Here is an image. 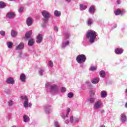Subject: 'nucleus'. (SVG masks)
<instances>
[{
    "label": "nucleus",
    "mask_w": 127,
    "mask_h": 127,
    "mask_svg": "<svg viewBox=\"0 0 127 127\" xmlns=\"http://www.w3.org/2000/svg\"><path fill=\"white\" fill-rule=\"evenodd\" d=\"M86 37L88 39L89 43L93 44L97 37V32L92 30H88L86 33Z\"/></svg>",
    "instance_id": "nucleus-1"
},
{
    "label": "nucleus",
    "mask_w": 127,
    "mask_h": 127,
    "mask_svg": "<svg viewBox=\"0 0 127 127\" xmlns=\"http://www.w3.org/2000/svg\"><path fill=\"white\" fill-rule=\"evenodd\" d=\"M45 87L49 90L51 94H57L58 91H59V88L58 86L55 84L52 85L51 82H48L45 84Z\"/></svg>",
    "instance_id": "nucleus-2"
},
{
    "label": "nucleus",
    "mask_w": 127,
    "mask_h": 127,
    "mask_svg": "<svg viewBox=\"0 0 127 127\" xmlns=\"http://www.w3.org/2000/svg\"><path fill=\"white\" fill-rule=\"evenodd\" d=\"M32 34V31H30L27 32L25 34V37L27 39H29V41L28 42V45L29 46H32L33 44H34V39L32 38L31 35Z\"/></svg>",
    "instance_id": "nucleus-3"
},
{
    "label": "nucleus",
    "mask_w": 127,
    "mask_h": 127,
    "mask_svg": "<svg viewBox=\"0 0 127 127\" xmlns=\"http://www.w3.org/2000/svg\"><path fill=\"white\" fill-rule=\"evenodd\" d=\"M42 15L43 16V20L44 23H46L49 20L50 17H51V14L48 11L43 10L42 12Z\"/></svg>",
    "instance_id": "nucleus-4"
},
{
    "label": "nucleus",
    "mask_w": 127,
    "mask_h": 127,
    "mask_svg": "<svg viewBox=\"0 0 127 127\" xmlns=\"http://www.w3.org/2000/svg\"><path fill=\"white\" fill-rule=\"evenodd\" d=\"M87 60V58L86 56L84 54L79 55L76 57V61L77 63L79 64H82V63H85L86 60Z\"/></svg>",
    "instance_id": "nucleus-5"
},
{
    "label": "nucleus",
    "mask_w": 127,
    "mask_h": 127,
    "mask_svg": "<svg viewBox=\"0 0 127 127\" xmlns=\"http://www.w3.org/2000/svg\"><path fill=\"white\" fill-rule=\"evenodd\" d=\"M21 99L22 100V102H23V106L26 108H28V98L26 96H23L21 97Z\"/></svg>",
    "instance_id": "nucleus-6"
},
{
    "label": "nucleus",
    "mask_w": 127,
    "mask_h": 127,
    "mask_svg": "<svg viewBox=\"0 0 127 127\" xmlns=\"http://www.w3.org/2000/svg\"><path fill=\"white\" fill-rule=\"evenodd\" d=\"M52 107V106L50 104H47L44 106V109L46 114H50V112H51Z\"/></svg>",
    "instance_id": "nucleus-7"
},
{
    "label": "nucleus",
    "mask_w": 127,
    "mask_h": 127,
    "mask_svg": "<svg viewBox=\"0 0 127 127\" xmlns=\"http://www.w3.org/2000/svg\"><path fill=\"white\" fill-rule=\"evenodd\" d=\"M101 107H102V101L101 100H98L95 102L93 108L94 110H99Z\"/></svg>",
    "instance_id": "nucleus-8"
},
{
    "label": "nucleus",
    "mask_w": 127,
    "mask_h": 127,
    "mask_svg": "<svg viewBox=\"0 0 127 127\" xmlns=\"http://www.w3.org/2000/svg\"><path fill=\"white\" fill-rule=\"evenodd\" d=\"M79 121L80 119L76 117H73V116H71L70 117V123H71V124H76V123H79Z\"/></svg>",
    "instance_id": "nucleus-9"
},
{
    "label": "nucleus",
    "mask_w": 127,
    "mask_h": 127,
    "mask_svg": "<svg viewBox=\"0 0 127 127\" xmlns=\"http://www.w3.org/2000/svg\"><path fill=\"white\" fill-rule=\"evenodd\" d=\"M114 13L115 15H120V14H124V13H125V9H122V10H121V9L118 8L115 11Z\"/></svg>",
    "instance_id": "nucleus-10"
},
{
    "label": "nucleus",
    "mask_w": 127,
    "mask_h": 127,
    "mask_svg": "<svg viewBox=\"0 0 127 127\" xmlns=\"http://www.w3.org/2000/svg\"><path fill=\"white\" fill-rule=\"evenodd\" d=\"M6 17H8L9 19L14 18L15 17V13L13 12H10L7 13Z\"/></svg>",
    "instance_id": "nucleus-11"
},
{
    "label": "nucleus",
    "mask_w": 127,
    "mask_h": 127,
    "mask_svg": "<svg viewBox=\"0 0 127 127\" xmlns=\"http://www.w3.org/2000/svg\"><path fill=\"white\" fill-rule=\"evenodd\" d=\"M6 83L9 85H13V84H14V79H13L12 77H9L7 79Z\"/></svg>",
    "instance_id": "nucleus-12"
},
{
    "label": "nucleus",
    "mask_w": 127,
    "mask_h": 127,
    "mask_svg": "<svg viewBox=\"0 0 127 127\" xmlns=\"http://www.w3.org/2000/svg\"><path fill=\"white\" fill-rule=\"evenodd\" d=\"M115 52L116 54H117V55H120L121 54H122V53L124 52V50L122 48H116L115 50Z\"/></svg>",
    "instance_id": "nucleus-13"
},
{
    "label": "nucleus",
    "mask_w": 127,
    "mask_h": 127,
    "mask_svg": "<svg viewBox=\"0 0 127 127\" xmlns=\"http://www.w3.org/2000/svg\"><path fill=\"white\" fill-rule=\"evenodd\" d=\"M121 121L122 123H125L127 122V116L124 114L121 115Z\"/></svg>",
    "instance_id": "nucleus-14"
},
{
    "label": "nucleus",
    "mask_w": 127,
    "mask_h": 127,
    "mask_svg": "<svg viewBox=\"0 0 127 127\" xmlns=\"http://www.w3.org/2000/svg\"><path fill=\"white\" fill-rule=\"evenodd\" d=\"M33 21L32 20V18L31 17H29L27 18L26 20V23L28 26H30V25L32 24Z\"/></svg>",
    "instance_id": "nucleus-15"
},
{
    "label": "nucleus",
    "mask_w": 127,
    "mask_h": 127,
    "mask_svg": "<svg viewBox=\"0 0 127 127\" xmlns=\"http://www.w3.org/2000/svg\"><path fill=\"white\" fill-rule=\"evenodd\" d=\"M24 48V44L23 43H20L16 47V50H21V49H23Z\"/></svg>",
    "instance_id": "nucleus-16"
},
{
    "label": "nucleus",
    "mask_w": 127,
    "mask_h": 127,
    "mask_svg": "<svg viewBox=\"0 0 127 127\" xmlns=\"http://www.w3.org/2000/svg\"><path fill=\"white\" fill-rule=\"evenodd\" d=\"M23 122L24 123H29V122L30 121V119L29 118V117L26 115H24L23 117Z\"/></svg>",
    "instance_id": "nucleus-17"
},
{
    "label": "nucleus",
    "mask_w": 127,
    "mask_h": 127,
    "mask_svg": "<svg viewBox=\"0 0 127 127\" xmlns=\"http://www.w3.org/2000/svg\"><path fill=\"white\" fill-rule=\"evenodd\" d=\"M36 42L37 43H41L42 42V35L39 34L37 36Z\"/></svg>",
    "instance_id": "nucleus-18"
},
{
    "label": "nucleus",
    "mask_w": 127,
    "mask_h": 127,
    "mask_svg": "<svg viewBox=\"0 0 127 127\" xmlns=\"http://www.w3.org/2000/svg\"><path fill=\"white\" fill-rule=\"evenodd\" d=\"M95 7L93 6H90L88 9L89 13H91V14L95 13Z\"/></svg>",
    "instance_id": "nucleus-19"
},
{
    "label": "nucleus",
    "mask_w": 127,
    "mask_h": 127,
    "mask_svg": "<svg viewBox=\"0 0 127 127\" xmlns=\"http://www.w3.org/2000/svg\"><path fill=\"white\" fill-rule=\"evenodd\" d=\"M99 82H100V78H99L98 77H96L95 78H93L91 80V82L92 83V84H98Z\"/></svg>",
    "instance_id": "nucleus-20"
},
{
    "label": "nucleus",
    "mask_w": 127,
    "mask_h": 127,
    "mask_svg": "<svg viewBox=\"0 0 127 127\" xmlns=\"http://www.w3.org/2000/svg\"><path fill=\"white\" fill-rule=\"evenodd\" d=\"M26 77V76L25 75V74L23 73L21 74V75H20V79L21 81V82H25Z\"/></svg>",
    "instance_id": "nucleus-21"
},
{
    "label": "nucleus",
    "mask_w": 127,
    "mask_h": 127,
    "mask_svg": "<svg viewBox=\"0 0 127 127\" xmlns=\"http://www.w3.org/2000/svg\"><path fill=\"white\" fill-rule=\"evenodd\" d=\"M69 43H70V42H69V41H66L65 42H63V45L62 46V48L64 49V48H65V47H66L67 45H69Z\"/></svg>",
    "instance_id": "nucleus-22"
},
{
    "label": "nucleus",
    "mask_w": 127,
    "mask_h": 127,
    "mask_svg": "<svg viewBox=\"0 0 127 127\" xmlns=\"http://www.w3.org/2000/svg\"><path fill=\"white\" fill-rule=\"evenodd\" d=\"M100 96L101 98H106L107 97V92L105 90L102 91L100 93Z\"/></svg>",
    "instance_id": "nucleus-23"
},
{
    "label": "nucleus",
    "mask_w": 127,
    "mask_h": 127,
    "mask_svg": "<svg viewBox=\"0 0 127 127\" xmlns=\"http://www.w3.org/2000/svg\"><path fill=\"white\" fill-rule=\"evenodd\" d=\"M54 13V15L57 16V17L61 16V12L57 10H55Z\"/></svg>",
    "instance_id": "nucleus-24"
},
{
    "label": "nucleus",
    "mask_w": 127,
    "mask_h": 127,
    "mask_svg": "<svg viewBox=\"0 0 127 127\" xmlns=\"http://www.w3.org/2000/svg\"><path fill=\"white\" fill-rule=\"evenodd\" d=\"M11 35L12 37L14 38L15 36H16V35H17V32L14 30H11Z\"/></svg>",
    "instance_id": "nucleus-25"
},
{
    "label": "nucleus",
    "mask_w": 127,
    "mask_h": 127,
    "mask_svg": "<svg viewBox=\"0 0 127 127\" xmlns=\"http://www.w3.org/2000/svg\"><path fill=\"white\" fill-rule=\"evenodd\" d=\"M99 74L101 78H105V76H106V72L104 70H101L100 71Z\"/></svg>",
    "instance_id": "nucleus-26"
},
{
    "label": "nucleus",
    "mask_w": 127,
    "mask_h": 127,
    "mask_svg": "<svg viewBox=\"0 0 127 127\" xmlns=\"http://www.w3.org/2000/svg\"><path fill=\"white\" fill-rule=\"evenodd\" d=\"M88 101L91 104H93V103H94L95 101H96V98H95L94 97H90L88 99Z\"/></svg>",
    "instance_id": "nucleus-27"
},
{
    "label": "nucleus",
    "mask_w": 127,
    "mask_h": 127,
    "mask_svg": "<svg viewBox=\"0 0 127 127\" xmlns=\"http://www.w3.org/2000/svg\"><path fill=\"white\" fill-rule=\"evenodd\" d=\"M6 6V4L3 1H0V8H4Z\"/></svg>",
    "instance_id": "nucleus-28"
},
{
    "label": "nucleus",
    "mask_w": 127,
    "mask_h": 127,
    "mask_svg": "<svg viewBox=\"0 0 127 127\" xmlns=\"http://www.w3.org/2000/svg\"><path fill=\"white\" fill-rule=\"evenodd\" d=\"M87 8V6L83 5L82 4H81L80 5V10H85Z\"/></svg>",
    "instance_id": "nucleus-29"
},
{
    "label": "nucleus",
    "mask_w": 127,
    "mask_h": 127,
    "mask_svg": "<svg viewBox=\"0 0 127 127\" xmlns=\"http://www.w3.org/2000/svg\"><path fill=\"white\" fill-rule=\"evenodd\" d=\"M90 97H95V95H96V92L94 90H90Z\"/></svg>",
    "instance_id": "nucleus-30"
},
{
    "label": "nucleus",
    "mask_w": 127,
    "mask_h": 127,
    "mask_svg": "<svg viewBox=\"0 0 127 127\" xmlns=\"http://www.w3.org/2000/svg\"><path fill=\"white\" fill-rule=\"evenodd\" d=\"M7 45L8 46V48H11V47H12V45H13V43L11 42H8L7 43Z\"/></svg>",
    "instance_id": "nucleus-31"
},
{
    "label": "nucleus",
    "mask_w": 127,
    "mask_h": 127,
    "mask_svg": "<svg viewBox=\"0 0 127 127\" xmlns=\"http://www.w3.org/2000/svg\"><path fill=\"white\" fill-rule=\"evenodd\" d=\"M87 23L88 25H91L93 23V19L91 18L88 19Z\"/></svg>",
    "instance_id": "nucleus-32"
},
{
    "label": "nucleus",
    "mask_w": 127,
    "mask_h": 127,
    "mask_svg": "<svg viewBox=\"0 0 127 127\" xmlns=\"http://www.w3.org/2000/svg\"><path fill=\"white\" fill-rule=\"evenodd\" d=\"M39 74L40 76H43V75L44 74V70L40 69L39 70Z\"/></svg>",
    "instance_id": "nucleus-33"
},
{
    "label": "nucleus",
    "mask_w": 127,
    "mask_h": 127,
    "mask_svg": "<svg viewBox=\"0 0 127 127\" xmlns=\"http://www.w3.org/2000/svg\"><path fill=\"white\" fill-rule=\"evenodd\" d=\"M64 35L65 39H68L70 36V34L68 33H64Z\"/></svg>",
    "instance_id": "nucleus-34"
},
{
    "label": "nucleus",
    "mask_w": 127,
    "mask_h": 127,
    "mask_svg": "<svg viewBox=\"0 0 127 127\" xmlns=\"http://www.w3.org/2000/svg\"><path fill=\"white\" fill-rule=\"evenodd\" d=\"M71 112V109L70 108H67V111H66V114L65 115V117L66 118H68L69 117V113Z\"/></svg>",
    "instance_id": "nucleus-35"
},
{
    "label": "nucleus",
    "mask_w": 127,
    "mask_h": 127,
    "mask_svg": "<svg viewBox=\"0 0 127 127\" xmlns=\"http://www.w3.org/2000/svg\"><path fill=\"white\" fill-rule=\"evenodd\" d=\"M13 105V101L12 100H9L8 101V106L11 107Z\"/></svg>",
    "instance_id": "nucleus-36"
},
{
    "label": "nucleus",
    "mask_w": 127,
    "mask_h": 127,
    "mask_svg": "<svg viewBox=\"0 0 127 127\" xmlns=\"http://www.w3.org/2000/svg\"><path fill=\"white\" fill-rule=\"evenodd\" d=\"M73 96H74V94H73V92H69L67 94V97L71 99V98H72Z\"/></svg>",
    "instance_id": "nucleus-37"
},
{
    "label": "nucleus",
    "mask_w": 127,
    "mask_h": 127,
    "mask_svg": "<svg viewBox=\"0 0 127 127\" xmlns=\"http://www.w3.org/2000/svg\"><path fill=\"white\" fill-rule=\"evenodd\" d=\"M61 93H65L66 92V88L64 87H62L61 88Z\"/></svg>",
    "instance_id": "nucleus-38"
},
{
    "label": "nucleus",
    "mask_w": 127,
    "mask_h": 127,
    "mask_svg": "<svg viewBox=\"0 0 127 127\" xmlns=\"http://www.w3.org/2000/svg\"><path fill=\"white\" fill-rule=\"evenodd\" d=\"M0 34L1 36L4 37L5 36V31H0Z\"/></svg>",
    "instance_id": "nucleus-39"
},
{
    "label": "nucleus",
    "mask_w": 127,
    "mask_h": 127,
    "mask_svg": "<svg viewBox=\"0 0 127 127\" xmlns=\"http://www.w3.org/2000/svg\"><path fill=\"white\" fill-rule=\"evenodd\" d=\"M23 11V7H20L19 9H18V12L19 13H22Z\"/></svg>",
    "instance_id": "nucleus-40"
},
{
    "label": "nucleus",
    "mask_w": 127,
    "mask_h": 127,
    "mask_svg": "<svg viewBox=\"0 0 127 127\" xmlns=\"http://www.w3.org/2000/svg\"><path fill=\"white\" fill-rule=\"evenodd\" d=\"M49 66H50V67H53V62L51 61H50L49 62Z\"/></svg>",
    "instance_id": "nucleus-41"
},
{
    "label": "nucleus",
    "mask_w": 127,
    "mask_h": 127,
    "mask_svg": "<svg viewBox=\"0 0 127 127\" xmlns=\"http://www.w3.org/2000/svg\"><path fill=\"white\" fill-rule=\"evenodd\" d=\"M5 92L7 94V95H9V94H10V93H11L9 89H6L5 90Z\"/></svg>",
    "instance_id": "nucleus-42"
},
{
    "label": "nucleus",
    "mask_w": 127,
    "mask_h": 127,
    "mask_svg": "<svg viewBox=\"0 0 127 127\" xmlns=\"http://www.w3.org/2000/svg\"><path fill=\"white\" fill-rule=\"evenodd\" d=\"M55 127H60V126L59 125V123H58V121H56L55 122Z\"/></svg>",
    "instance_id": "nucleus-43"
},
{
    "label": "nucleus",
    "mask_w": 127,
    "mask_h": 127,
    "mask_svg": "<svg viewBox=\"0 0 127 127\" xmlns=\"http://www.w3.org/2000/svg\"><path fill=\"white\" fill-rule=\"evenodd\" d=\"M90 70H91V71H95V70H97V68L96 66H91Z\"/></svg>",
    "instance_id": "nucleus-44"
},
{
    "label": "nucleus",
    "mask_w": 127,
    "mask_h": 127,
    "mask_svg": "<svg viewBox=\"0 0 127 127\" xmlns=\"http://www.w3.org/2000/svg\"><path fill=\"white\" fill-rule=\"evenodd\" d=\"M54 30L55 31H56V32H58V27H57V26H55L54 27Z\"/></svg>",
    "instance_id": "nucleus-45"
},
{
    "label": "nucleus",
    "mask_w": 127,
    "mask_h": 127,
    "mask_svg": "<svg viewBox=\"0 0 127 127\" xmlns=\"http://www.w3.org/2000/svg\"><path fill=\"white\" fill-rule=\"evenodd\" d=\"M82 44L84 46H86V40H84L82 43Z\"/></svg>",
    "instance_id": "nucleus-46"
},
{
    "label": "nucleus",
    "mask_w": 127,
    "mask_h": 127,
    "mask_svg": "<svg viewBox=\"0 0 127 127\" xmlns=\"http://www.w3.org/2000/svg\"><path fill=\"white\" fill-rule=\"evenodd\" d=\"M85 83H86V84H87L88 85H91V82H90V81H89V80H87V81L85 82Z\"/></svg>",
    "instance_id": "nucleus-47"
},
{
    "label": "nucleus",
    "mask_w": 127,
    "mask_h": 127,
    "mask_svg": "<svg viewBox=\"0 0 127 127\" xmlns=\"http://www.w3.org/2000/svg\"><path fill=\"white\" fill-rule=\"evenodd\" d=\"M70 122V120L69 121V120H65V123L66 124V125H68V123Z\"/></svg>",
    "instance_id": "nucleus-48"
},
{
    "label": "nucleus",
    "mask_w": 127,
    "mask_h": 127,
    "mask_svg": "<svg viewBox=\"0 0 127 127\" xmlns=\"http://www.w3.org/2000/svg\"><path fill=\"white\" fill-rule=\"evenodd\" d=\"M117 3H118V4H120V3H121V0H117Z\"/></svg>",
    "instance_id": "nucleus-49"
},
{
    "label": "nucleus",
    "mask_w": 127,
    "mask_h": 127,
    "mask_svg": "<svg viewBox=\"0 0 127 127\" xmlns=\"http://www.w3.org/2000/svg\"><path fill=\"white\" fill-rule=\"evenodd\" d=\"M105 113V111L104 110H102L101 111V114H104Z\"/></svg>",
    "instance_id": "nucleus-50"
},
{
    "label": "nucleus",
    "mask_w": 127,
    "mask_h": 127,
    "mask_svg": "<svg viewBox=\"0 0 127 127\" xmlns=\"http://www.w3.org/2000/svg\"><path fill=\"white\" fill-rule=\"evenodd\" d=\"M28 106H29L30 108H31V103H29Z\"/></svg>",
    "instance_id": "nucleus-51"
},
{
    "label": "nucleus",
    "mask_w": 127,
    "mask_h": 127,
    "mask_svg": "<svg viewBox=\"0 0 127 127\" xmlns=\"http://www.w3.org/2000/svg\"><path fill=\"white\" fill-rule=\"evenodd\" d=\"M66 1H67V2H70V1H71V0H65Z\"/></svg>",
    "instance_id": "nucleus-52"
},
{
    "label": "nucleus",
    "mask_w": 127,
    "mask_h": 127,
    "mask_svg": "<svg viewBox=\"0 0 127 127\" xmlns=\"http://www.w3.org/2000/svg\"><path fill=\"white\" fill-rule=\"evenodd\" d=\"M21 55H22V54L21 53H20L19 54V57H21Z\"/></svg>",
    "instance_id": "nucleus-53"
},
{
    "label": "nucleus",
    "mask_w": 127,
    "mask_h": 127,
    "mask_svg": "<svg viewBox=\"0 0 127 127\" xmlns=\"http://www.w3.org/2000/svg\"><path fill=\"white\" fill-rule=\"evenodd\" d=\"M99 127H105V125H102L100 126Z\"/></svg>",
    "instance_id": "nucleus-54"
},
{
    "label": "nucleus",
    "mask_w": 127,
    "mask_h": 127,
    "mask_svg": "<svg viewBox=\"0 0 127 127\" xmlns=\"http://www.w3.org/2000/svg\"><path fill=\"white\" fill-rule=\"evenodd\" d=\"M117 25H114V28H117Z\"/></svg>",
    "instance_id": "nucleus-55"
},
{
    "label": "nucleus",
    "mask_w": 127,
    "mask_h": 127,
    "mask_svg": "<svg viewBox=\"0 0 127 127\" xmlns=\"http://www.w3.org/2000/svg\"><path fill=\"white\" fill-rule=\"evenodd\" d=\"M125 107L127 108V103H126V104H125Z\"/></svg>",
    "instance_id": "nucleus-56"
},
{
    "label": "nucleus",
    "mask_w": 127,
    "mask_h": 127,
    "mask_svg": "<svg viewBox=\"0 0 127 127\" xmlns=\"http://www.w3.org/2000/svg\"><path fill=\"white\" fill-rule=\"evenodd\" d=\"M11 127H15V126H13Z\"/></svg>",
    "instance_id": "nucleus-57"
},
{
    "label": "nucleus",
    "mask_w": 127,
    "mask_h": 127,
    "mask_svg": "<svg viewBox=\"0 0 127 127\" xmlns=\"http://www.w3.org/2000/svg\"><path fill=\"white\" fill-rule=\"evenodd\" d=\"M10 0V1H12V0Z\"/></svg>",
    "instance_id": "nucleus-58"
}]
</instances>
